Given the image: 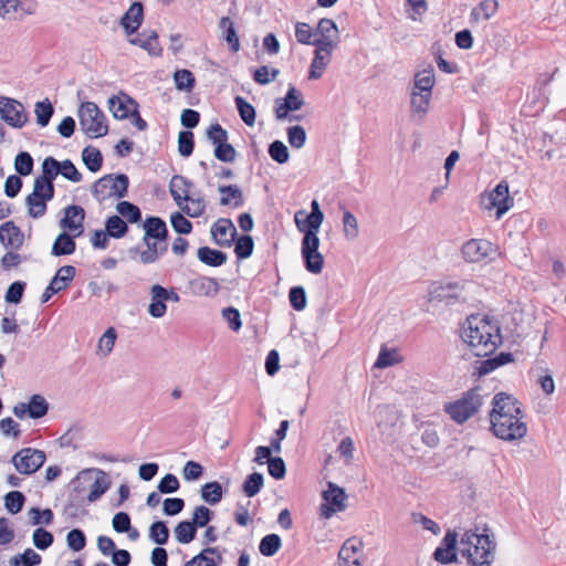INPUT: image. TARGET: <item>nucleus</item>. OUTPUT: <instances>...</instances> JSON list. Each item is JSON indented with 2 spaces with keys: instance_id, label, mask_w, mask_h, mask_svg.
I'll use <instances>...</instances> for the list:
<instances>
[{
  "instance_id": "obj_19",
  "label": "nucleus",
  "mask_w": 566,
  "mask_h": 566,
  "mask_svg": "<svg viewBox=\"0 0 566 566\" xmlns=\"http://www.w3.org/2000/svg\"><path fill=\"white\" fill-rule=\"evenodd\" d=\"M493 245L486 240H469L462 247V254L469 262H480L491 255Z\"/></svg>"
},
{
  "instance_id": "obj_36",
  "label": "nucleus",
  "mask_w": 566,
  "mask_h": 566,
  "mask_svg": "<svg viewBox=\"0 0 566 566\" xmlns=\"http://www.w3.org/2000/svg\"><path fill=\"white\" fill-rule=\"evenodd\" d=\"M496 0H483L471 11V20L478 22L481 18L484 20L491 19L497 10Z\"/></svg>"
},
{
  "instance_id": "obj_22",
  "label": "nucleus",
  "mask_w": 566,
  "mask_h": 566,
  "mask_svg": "<svg viewBox=\"0 0 566 566\" xmlns=\"http://www.w3.org/2000/svg\"><path fill=\"white\" fill-rule=\"evenodd\" d=\"M334 50L324 46H316L314 51V59L310 66L308 78L318 80L324 74L327 65L332 61Z\"/></svg>"
},
{
  "instance_id": "obj_61",
  "label": "nucleus",
  "mask_w": 566,
  "mask_h": 566,
  "mask_svg": "<svg viewBox=\"0 0 566 566\" xmlns=\"http://www.w3.org/2000/svg\"><path fill=\"white\" fill-rule=\"evenodd\" d=\"M212 516V511H210L207 506L200 505L195 509L190 522L197 530L198 527L207 526L208 523L211 521Z\"/></svg>"
},
{
  "instance_id": "obj_2",
  "label": "nucleus",
  "mask_w": 566,
  "mask_h": 566,
  "mask_svg": "<svg viewBox=\"0 0 566 566\" xmlns=\"http://www.w3.org/2000/svg\"><path fill=\"white\" fill-rule=\"evenodd\" d=\"M494 536L467 530L459 541V553L470 566H491L495 558Z\"/></svg>"
},
{
  "instance_id": "obj_9",
  "label": "nucleus",
  "mask_w": 566,
  "mask_h": 566,
  "mask_svg": "<svg viewBox=\"0 0 566 566\" xmlns=\"http://www.w3.org/2000/svg\"><path fill=\"white\" fill-rule=\"evenodd\" d=\"M0 118L12 128H22L28 123L23 104L14 98L0 96Z\"/></svg>"
},
{
  "instance_id": "obj_57",
  "label": "nucleus",
  "mask_w": 566,
  "mask_h": 566,
  "mask_svg": "<svg viewBox=\"0 0 566 566\" xmlns=\"http://www.w3.org/2000/svg\"><path fill=\"white\" fill-rule=\"evenodd\" d=\"M14 169L21 176H28L33 170V158L27 151H21L15 156Z\"/></svg>"
},
{
  "instance_id": "obj_37",
  "label": "nucleus",
  "mask_w": 566,
  "mask_h": 566,
  "mask_svg": "<svg viewBox=\"0 0 566 566\" xmlns=\"http://www.w3.org/2000/svg\"><path fill=\"white\" fill-rule=\"evenodd\" d=\"M60 161L56 160L54 157H46L43 159L41 168H42V175L38 176L42 181H46L49 184H53L55 178L60 175Z\"/></svg>"
},
{
  "instance_id": "obj_3",
  "label": "nucleus",
  "mask_w": 566,
  "mask_h": 566,
  "mask_svg": "<svg viewBox=\"0 0 566 566\" xmlns=\"http://www.w3.org/2000/svg\"><path fill=\"white\" fill-rule=\"evenodd\" d=\"M484 398L480 387L471 388L459 399L444 403L443 410L455 423L463 424L480 411Z\"/></svg>"
},
{
  "instance_id": "obj_15",
  "label": "nucleus",
  "mask_w": 566,
  "mask_h": 566,
  "mask_svg": "<svg viewBox=\"0 0 566 566\" xmlns=\"http://www.w3.org/2000/svg\"><path fill=\"white\" fill-rule=\"evenodd\" d=\"M457 552H459L458 534L448 531L440 546L436 548L433 557L441 564H451L458 560Z\"/></svg>"
},
{
  "instance_id": "obj_7",
  "label": "nucleus",
  "mask_w": 566,
  "mask_h": 566,
  "mask_svg": "<svg viewBox=\"0 0 566 566\" xmlns=\"http://www.w3.org/2000/svg\"><path fill=\"white\" fill-rule=\"evenodd\" d=\"M45 459L44 451L24 448L12 457L11 462L19 473L30 475L44 464Z\"/></svg>"
},
{
  "instance_id": "obj_33",
  "label": "nucleus",
  "mask_w": 566,
  "mask_h": 566,
  "mask_svg": "<svg viewBox=\"0 0 566 566\" xmlns=\"http://www.w3.org/2000/svg\"><path fill=\"white\" fill-rule=\"evenodd\" d=\"M197 256L200 262L209 266H220L228 260V256L224 252L211 249L209 247L199 248L197 251Z\"/></svg>"
},
{
  "instance_id": "obj_27",
  "label": "nucleus",
  "mask_w": 566,
  "mask_h": 566,
  "mask_svg": "<svg viewBox=\"0 0 566 566\" xmlns=\"http://www.w3.org/2000/svg\"><path fill=\"white\" fill-rule=\"evenodd\" d=\"M192 184L185 177L176 175L169 182V191L177 206L188 202L190 199L189 188Z\"/></svg>"
},
{
  "instance_id": "obj_44",
  "label": "nucleus",
  "mask_w": 566,
  "mask_h": 566,
  "mask_svg": "<svg viewBox=\"0 0 566 566\" xmlns=\"http://www.w3.org/2000/svg\"><path fill=\"white\" fill-rule=\"evenodd\" d=\"M29 417L39 419L44 417L49 410V403L41 395H33L28 402Z\"/></svg>"
},
{
  "instance_id": "obj_11",
  "label": "nucleus",
  "mask_w": 566,
  "mask_h": 566,
  "mask_svg": "<svg viewBox=\"0 0 566 566\" xmlns=\"http://www.w3.org/2000/svg\"><path fill=\"white\" fill-rule=\"evenodd\" d=\"M340 41L339 31L332 19H321L316 31L314 45L335 50Z\"/></svg>"
},
{
  "instance_id": "obj_38",
  "label": "nucleus",
  "mask_w": 566,
  "mask_h": 566,
  "mask_svg": "<svg viewBox=\"0 0 566 566\" xmlns=\"http://www.w3.org/2000/svg\"><path fill=\"white\" fill-rule=\"evenodd\" d=\"M105 231L109 237L119 239L127 233L128 227L122 217L115 214L107 218L105 222Z\"/></svg>"
},
{
  "instance_id": "obj_35",
  "label": "nucleus",
  "mask_w": 566,
  "mask_h": 566,
  "mask_svg": "<svg viewBox=\"0 0 566 566\" xmlns=\"http://www.w3.org/2000/svg\"><path fill=\"white\" fill-rule=\"evenodd\" d=\"M116 338L117 334L115 328H107L97 342L96 355L102 358L107 357L113 352Z\"/></svg>"
},
{
  "instance_id": "obj_17",
  "label": "nucleus",
  "mask_w": 566,
  "mask_h": 566,
  "mask_svg": "<svg viewBox=\"0 0 566 566\" xmlns=\"http://www.w3.org/2000/svg\"><path fill=\"white\" fill-rule=\"evenodd\" d=\"M493 409L490 412V419H494V416L500 417H513L515 415H521V408L515 398L504 392L496 394L492 401Z\"/></svg>"
},
{
  "instance_id": "obj_54",
  "label": "nucleus",
  "mask_w": 566,
  "mask_h": 566,
  "mask_svg": "<svg viewBox=\"0 0 566 566\" xmlns=\"http://www.w3.org/2000/svg\"><path fill=\"white\" fill-rule=\"evenodd\" d=\"M75 275V268L72 265H64L60 268L54 275V277L51 280V283L53 286L61 287V291L64 290L69 282L73 280Z\"/></svg>"
},
{
  "instance_id": "obj_51",
  "label": "nucleus",
  "mask_w": 566,
  "mask_h": 566,
  "mask_svg": "<svg viewBox=\"0 0 566 566\" xmlns=\"http://www.w3.org/2000/svg\"><path fill=\"white\" fill-rule=\"evenodd\" d=\"M48 201L49 200H45L43 198L34 197L33 193L31 192L25 199L29 216L34 219H38V218H41L42 216H44V213L46 211V202Z\"/></svg>"
},
{
  "instance_id": "obj_42",
  "label": "nucleus",
  "mask_w": 566,
  "mask_h": 566,
  "mask_svg": "<svg viewBox=\"0 0 566 566\" xmlns=\"http://www.w3.org/2000/svg\"><path fill=\"white\" fill-rule=\"evenodd\" d=\"M201 497L205 502L216 505L222 500V486L219 482H209L201 488Z\"/></svg>"
},
{
  "instance_id": "obj_30",
  "label": "nucleus",
  "mask_w": 566,
  "mask_h": 566,
  "mask_svg": "<svg viewBox=\"0 0 566 566\" xmlns=\"http://www.w3.org/2000/svg\"><path fill=\"white\" fill-rule=\"evenodd\" d=\"M130 44L137 45L143 50L147 51L150 55L158 56L161 53V48L158 43V35L155 31H150L147 35L143 34L130 38L128 40Z\"/></svg>"
},
{
  "instance_id": "obj_43",
  "label": "nucleus",
  "mask_w": 566,
  "mask_h": 566,
  "mask_svg": "<svg viewBox=\"0 0 566 566\" xmlns=\"http://www.w3.org/2000/svg\"><path fill=\"white\" fill-rule=\"evenodd\" d=\"M82 159L87 169L92 172L98 171L102 167V154L94 147H85L82 151Z\"/></svg>"
},
{
  "instance_id": "obj_50",
  "label": "nucleus",
  "mask_w": 566,
  "mask_h": 566,
  "mask_svg": "<svg viewBox=\"0 0 566 566\" xmlns=\"http://www.w3.org/2000/svg\"><path fill=\"white\" fill-rule=\"evenodd\" d=\"M235 105L241 119L248 126H253L255 123V108L241 96L235 97Z\"/></svg>"
},
{
  "instance_id": "obj_62",
  "label": "nucleus",
  "mask_w": 566,
  "mask_h": 566,
  "mask_svg": "<svg viewBox=\"0 0 566 566\" xmlns=\"http://www.w3.org/2000/svg\"><path fill=\"white\" fill-rule=\"evenodd\" d=\"M399 360H400V357L395 349L388 350L385 347H382L374 367L380 368V369L387 368V367L396 365L397 363H399Z\"/></svg>"
},
{
  "instance_id": "obj_10",
  "label": "nucleus",
  "mask_w": 566,
  "mask_h": 566,
  "mask_svg": "<svg viewBox=\"0 0 566 566\" xmlns=\"http://www.w3.org/2000/svg\"><path fill=\"white\" fill-rule=\"evenodd\" d=\"M325 503L321 505V516L329 518L334 513L346 509L347 495L345 491L336 484L329 482L328 489L323 492Z\"/></svg>"
},
{
  "instance_id": "obj_48",
  "label": "nucleus",
  "mask_w": 566,
  "mask_h": 566,
  "mask_svg": "<svg viewBox=\"0 0 566 566\" xmlns=\"http://www.w3.org/2000/svg\"><path fill=\"white\" fill-rule=\"evenodd\" d=\"M178 207L181 209L184 213H186L190 218H198L205 213L206 202L201 197H190V199H188V202H185Z\"/></svg>"
},
{
  "instance_id": "obj_58",
  "label": "nucleus",
  "mask_w": 566,
  "mask_h": 566,
  "mask_svg": "<svg viewBox=\"0 0 566 566\" xmlns=\"http://www.w3.org/2000/svg\"><path fill=\"white\" fill-rule=\"evenodd\" d=\"M269 154L279 164H285L290 158L289 148L281 140H274L270 144Z\"/></svg>"
},
{
  "instance_id": "obj_55",
  "label": "nucleus",
  "mask_w": 566,
  "mask_h": 566,
  "mask_svg": "<svg viewBox=\"0 0 566 566\" xmlns=\"http://www.w3.org/2000/svg\"><path fill=\"white\" fill-rule=\"evenodd\" d=\"M149 538L158 545H164L167 543L169 538V530L165 522L158 521L150 525Z\"/></svg>"
},
{
  "instance_id": "obj_47",
  "label": "nucleus",
  "mask_w": 566,
  "mask_h": 566,
  "mask_svg": "<svg viewBox=\"0 0 566 566\" xmlns=\"http://www.w3.org/2000/svg\"><path fill=\"white\" fill-rule=\"evenodd\" d=\"M116 211L130 223H136L142 219V212L139 208L129 201L118 202L116 206Z\"/></svg>"
},
{
  "instance_id": "obj_39",
  "label": "nucleus",
  "mask_w": 566,
  "mask_h": 566,
  "mask_svg": "<svg viewBox=\"0 0 566 566\" xmlns=\"http://www.w3.org/2000/svg\"><path fill=\"white\" fill-rule=\"evenodd\" d=\"M319 229H313L310 228V230H306L304 233V237L302 239V247H301V253L302 256L311 253L319 252V238L317 235Z\"/></svg>"
},
{
  "instance_id": "obj_4",
  "label": "nucleus",
  "mask_w": 566,
  "mask_h": 566,
  "mask_svg": "<svg viewBox=\"0 0 566 566\" xmlns=\"http://www.w3.org/2000/svg\"><path fill=\"white\" fill-rule=\"evenodd\" d=\"M78 119L82 130L90 137H102L108 132L103 112L93 102L81 105Z\"/></svg>"
},
{
  "instance_id": "obj_26",
  "label": "nucleus",
  "mask_w": 566,
  "mask_h": 566,
  "mask_svg": "<svg viewBox=\"0 0 566 566\" xmlns=\"http://www.w3.org/2000/svg\"><path fill=\"white\" fill-rule=\"evenodd\" d=\"M0 242L6 248L19 249L23 243V234L12 221H8L0 226Z\"/></svg>"
},
{
  "instance_id": "obj_18",
  "label": "nucleus",
  "mask_w": 566,
  "mask_h": 566,
  "mask_svg": "<svg viewBox=\"0 0 566 566\" xmlns=\"http://www.w3.org/2000/svg\"><path fill=\"white\" fill-rule=\"evenodd\" d=\"M237 234V229L230 219L221 218L211 227L213 241L220 247H230Z\"/></svg>"
},
{
  "instance_id": "obj_25",
  "label": "nucleus",
  "mask_w": 566,
  "mask_h": 566,
  "mask_svg": "<svg viewBox=\"0 0 566 566\" xmlns=\"http://www.w3.org/2000/svg\"><path fill=\"white\" fill-rule=\"evenodd\" d=\"M189 290L196 296L213 297L219 293V283L213 277L200 276L189 282Z\"/></svg>"
},
{
  "instance_id": "obj_20",
  "label": "nucleus",
  "mask_w": 566,
  "mask_h": 566,
  "mask_svg": "<svg viewBox=\"0 0 566 566\" xmlns=\"http://www.w3.org/2000/svg\"><path fill=\"white\" fill-rule=\"evenodd\" d=\"M361 547L358 539H347L338 553L339 566H360Z\"/></svg>"
},
{
  "instance_id": "obj_24",
  "label": "nucleus",
  "mask_w": 566,
  "mask_h": 566,
  "mask_svg": "<svg viewBox=\"0 0 566 566\" xmlns=\"http://www.w3.org/2000/svg\"><path fill=\"white\" fill-rule=\"evenodd\" d=\"M136 107L137 103L126 94L112 96L108 99V108L117 119H125L129 115H133V111Z\"/></svg>"
},
{
  "instance_id": "obj_32",
  "label": "nucleus",
  "mask_w": 566,
  "mask_h": 566,
  "mask_svg": "<svg viewBox=\"0 0 566 566\" xmlns=\"http://www.w3.org/2000/svg\"><path fill=\"white\" fill-rule=\"evenodd\" d=\"M218 190L222 195L220 199L221 206L232 205L234 208L242 206L243 192L237 185L219 186Z\"/></svg>"
},
{
  "instance_id": "obj_60",
  "label": "nucleus",
  "mask_w": 566,
  "mask_h": 566,
  "mask_svg": "<svg viewBox=\"0 0 566 566\" xmlns=\"http://www.w3.org/2000/svg\"><path fill=\"white\" fill-rule=\"evenodd\" d=\"M305 269L312 274H319L324 268V256L321 252L303 255Z\"/></svg>"
},
{
  "instance_id": "obj_52",
  "label": "nucleus",
  "mask_w": 566,
  "mask_h": 566,
  "mask_svg": "<svg viewBox=\"0 0 566 566\" xmlns=\"http://www.w3.org/2000/svg\"><path fill=\"white\" fill-rule=\"evenodd\" d=\"M4 507L8 510L11 514L19 513L25 502V496L20 491H11L6 494L4 496Z\"/></svg>"
},
{
  "instance_id": "obj_56",
  "label": "nucleus",
  "mask_w": 566,
  "mask_h": 566,
  "mask_svg": "<svg viewBox=\"0 0 566 566\" xmlns=\"http://www.w3.org/2000/svg\"><path fill=\"white\" fill-rule=\"evenodd\" d=\"M53 541V534L43 527H38L32 534L33 545L41 551L49 548Z\"/></svg>"
},
{
  "instance_id": "obj_63",
  "label": "nucleus",
  "mask_w": 566,
  "mask_h": 566,
  "mask_svg": "<svg viewBox=\"0 0 566 566\" xmlns=\"http://www.w3.org/2000/svg\"><path fill=\"white\" fill-rule=\"evenodd\" d=\"M291 306L296 311H303L306 307L307 298L303 286H294L289 292Z\"/></svg>"
},
{
  "instance_id": "obj_34",
  "label": "nucleus",
  "mask_w": 566,
  "mask_h": 566,
  "mask_svg": "<svg viewBox=\"0 0 566 566\" xmlns=\"http://www.w3.org/2000/svg\"><path fill=\"white\" fill-rule=\"evenodd\" d=\"M219 28L222 31L223 38L230 45L231 50L233 52H238L240 50V40L232 20L229 17H222L219 21Z\"/></svg>"
},
{
  "instance_id": "obj_28",
  "label": "nucleus",
  "mask_w": 566,
  "mask_h": 566,
  "mask_svg": "<svg viewBox=\"0 0 566 566\" xmlns=\"http://www.w3.org/2000/svg\"><path fill=\"white\" fill-rule=\"evenodd\" d=\"M223 562L217 547H207L188 560L185 566H219Z\"/></svg>"
},
{
  "instance_id": "obj_21",
  "label": "nucleus",
  "mask_w": 566,
  "mask_h": 566,
  "mask_svg": "<svg viewBox=\"0 0 566 566\" xmlns=\"http://www.w3.org/2000/svg\"><path fill=\"white\" fill-rule=\"evenodd\" d=\"M150 303L148 314L154 318H161L167 312V289L155 284L150 287Z\"/></svg>"
},
{
  "instance_id": "obj_59",
  "label": "nucleus",
  "mask_w": 566,
  "mask_h": 566,
  "mask_svg": "<svg viewBox=\"0 0 566 566\" xmlns=\"http://www.w3.org/2000/svg\"><path fill=\"white\" fill-rule=\"evenodd\" d=\"M287 140L293 148L300 149L306 143V132L300 126H291L287 128Z\"/></svg>"
},
{
  "instance_id": "obj_31",
  "label": "nucleus",
  "mask_w": 566,
  "mask_h": 566,
  "mask_svg": "<svg viewBox=\"0 0 566 566\" xmlns=\"http://www.w3.org/2000/svg\"><path fill=\"white\" fill-rule=\"evenodd\" d=\"M73 233H60L53 242L51 253L55 256L72 254L76 248Z\"/></svg>"
},
{
  "instance_id": "obj_12",
  "label": "nucleus",
  "mask_w": 566,
  "mask_h": 566,
  "mask_svg": "<svg viewBox=\"0 0 566 566\" xmlns=\"http://www.w3.org/2000/svg\"><path fill=\"white\" fill-rule=\"evenodd\" d=\"M463 286L459 283H438L433 282L429 286V301L452 303L455 300H464Z\"/></svg>"
},
{
  "instance_id": "obj_13",
  "label": "nucleus",
  "mask_w": 566,
  "mask_h": 566,
  "mask_svg": "<svg viewBox=\"0 0 566 566\" xmlns=\"http://www.w3.org/2000/svg\"><path fill=\"white\" fill-rule=\"evenodd\" d=\"M424 77L420 72L415 75V84L410 93L411 118L421 124L424 119Z\"/></svg>"
},
{
  "instance_id": "obj_5",
  "label": "nucleus",
  "mask_w": 566,
  "mask_h": 566,
  "mask_svg": "<svg viewBox=\"0 0 566 566\" xmlns=\"http://www.w3.org/2000/svg\"><path fill=\"white\" fill-rule=\"evenodd\" d=\"M128 184V177L124 174L106 175L93 185L92 193L99 202L109 198H124Z\"/></svg>"
},
{
  "instance_id": "obj_40",
  "label": "nucleus",
  "mask_w": 566,
  "mask_h": 566,
  "mask_svg": "<svg viewBox=\"0 0 566 566\" xmlns=\"http://www.w3.org/2000/svg\"><path fill=\"white\" fill-rule=\"evenodd\" d=\"M174 533L178 543L189 544L195 539L197 530L190 521H182L176 525Z\"/></svg>"
},
{
  "instance_id": "obj_6",
  "label": "nucleus",
  "mask_w": 566,
  "mask_h": 566,
  "mask_svg": "<svg viewBox=\"0 0 566 566\" xmlns=\"http://www.w3.org/2000/svg\"><path fill=\"white\" fill-rule=\"evenodd\" d=\"M490 421L493 433L502 440L522 439L527 432V427L522 421V413L513 417L494 416V419H490Z\"/></svg>"
},
{
  "instance_id": "obj_29",
  "label": "nucleus",
  "mask_w": 566,
  "mask_h": 566,
  "mask_svg": "<svg viewBox=\"0 0 566 566\" xmlns=\"http://www.w3.org/2000/svg\"><path fill=\"white\" fill-rule=\"evenodd\" d=\"M145 235L143 238L144 242H147V239H156L158 241H165L168 230L165 221L158 217H149L144 222Z\"/></svg>"
},
{
  "instance_id": "obj_16",
  "label": "nucleus",
  "mask_w": 566,
  "mask_h": 566,
  "mask_svg": "<svg viewBox=\"0 0 566 566\" xmlns=\"http://www.w3.org/2000/svg\"><path fill=\"white\" fill-rule=\"evenodd\" d=\"M488 209L496 208V218L500 219L513 206V199L509 193V185L501 181L490 193Z\"/></svg>"
},
{
  "instance_id": "obj_46",
  "label": "nucleus",
  "mask_w": 566,
  "mask_h": 566,
  "mask_svg": "<svg viewBox=\"0 0 566 566\" xmlns=\"http://www.w3.org/2000/svg\"><path fill=\"white\" fill-rule=\"evenodd\" d=\"M174 82L178 91L191 92L195 87V76L189 70H177L174 73Z\"/></svg>"
},
{
  "instance_id": "obj_1",
  "label": "nucleus",
  "mask_w": 566,
  "mask_h": 566,
  "mask_svg": "<svg viewBox=\"0 0 566 566\" xmlns=\"http://www.w3.org/2000/svg\"><path fill=\"white\" fill-rule=\"evenodd\" d=\"M463 340L478 357L492 354L501 343L499 326L486 316L471 315L462 328Z\"/></svg>"
},
{
  "instance_id": "obj_14",
  "label": "nucleus",
  "mask_w": 566,
  "mask_h": 566,
  "mask_svg": "<svg viewBox=\"0 0 566 566\" xmlns=\"http://www.w3.org/2000/svg\"><path fill=\"white\" fill-rule=\"evenodd\" d=\"M85 210L81 206L72 205L64 209V217L60 220L63 230L80 237L84 231Z\"/></svg>"
},
{
  "instance_id": "obj_23",
  "label": "nucleus",
  "mask_w": 566,
  "mask_h": 566,
  "mask_svg": "<svg viewBox=\"0 0 566 566\" xmlns=\"http://www.w3.org/2000/svg\"><path fill=\"white\" fill-rule=\"evenodd\" d=\"M143 4L140 2H134L122 17L120 25L127 35H132L139 29L143 23Z\"/></svg>"
},
{
  "instance_id": "obj_41",
  "label": "nucleus",
  "mask_w": 566,
  "mask_h": 566,
  "mask_svg": "<svg viewBox=\"0 0 566 566\" xmlns=\"http://www.w3.org/2000/svg\"><path fill=\"white\" fill-rule=\"evenodd\" d=\"M282 546L281 537L277 534L265 535L259 545L260 553L263 556H274Z\"/></svg>"
},
{
  "instance_id": "obj_49",
  "label": "nucleus",
  "mask_w": 566,
  "mask_h": 566,
  "mask_svg": "<svg viewBox=\"0 0 566 566\" xmlns=\"http://www.w3.org/2000/svg\"><path fill=\"white\" fill-rule=\"evenodd\" d=\"M264 479L261 473L254 472L247 476L242 490L248 497L256 495L263 488Z\"/></svg>"
},
{
  "instance_id": "obj_8",
  "label": "nucleus",
  "mask_w": 566,
  "mask_h": 566,
  "mask_svg": "<svg viewBox=\"0 0 566 566\" xmlns=\"http://www.w3.org/2000/svg\"><path fill=\"white\" fill-rule=\"evenodd\" d=\"M76 480L90 483L87 501L91 503L97 501L111 486L108 475L99 469L83 470L77 474Z\"/></svg>"
},
{
  "instance_id": "obj_64",
  "label": "nucleus",
  "mask_w": 566,
  "mask_h": 566,
  "mask_svg": "<svg viewBox=\"0 0 566 566\" xmlns=\"http://www.w3.org/2000/svg\"><path fill=\"white\" fill-rule=\"evenodd\" d=\"M214 156L223 163H233L237 158V150L228 142H222L214 148Z\"/></svg>"
},
{
  "instance_id": "obj_53",
  "label": "nucleus",
  "mask_w": 566,
  "mask_h": 566,
  "mask_svg": "<svg viewBox=\"0 0 566 566\" xmlns=\"http://www.w3.org/2000/svg\"><path fill=\"white\" fill-rule=\"evenodd\" d=\"M53 112H54L53 106L48 99L38 102L34 106L36 123L40 126L45 127L49 124V122L53 115Z\"/></svg>"
},
{
  "instance_id": "obj_45",
  "label": "nucleus",
  "mask_w": 566,
  "mask_h": 566,
  "mask_svg": "<svg viewBox=\"0 0 566 566\" xmlns=\"http://www.w3.org/2000/svg\"><path fill=\"white\" fill-rule=\"evenodd\" d=\"M343 231L348 241H354L358 238L359 228L356 217L348 210L343 212Z\"/></svg>"
}]
</instances>
